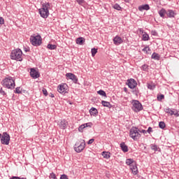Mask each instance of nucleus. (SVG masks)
<instances>
[{
	"mask_svg": "<svg viewBox=\"0 0 179 179\" xmlns=\"http://www.w3.org/2000/svg\"><path fill=\"white\" fill-rule=\"evenodd\" d=\"M1 85L6 89H15V80L12 77L6 78L2 80Z\"/></svg>",
	"mask_w": 179,
	"mask_h": 179,
	"instance_id": "1",
	"label": "nucleus"
},
{
	"mask_svg": "<svg viewBox=\"0 0 179 179\" xmlns=\"http://www.w3.org/2000/svg\"><path fill=\"white\" fill-rule=\"evenodd\" d=\"M22 55H23L22 50L17 49L11 52L10 57L11 59H15V61H22Z\"/></svg>",
	"mask_w": 179,
	"mask_h": 179,
	"instance_id": "2",
	"label": "nucleus"
},
{
	"mask_svg": "<svg viewBox=\"0 0 179 179\" xmlns=\"http://www.w3.org/2000/svg\"><path fill=\"white\" fill-rule=\"evenodd\" d=\"M129 136L131 137L134 141H138L141 138V133H139V129L136 127H132L129 131Z\"/></svg>",
	"mask_w": 179,
	"mask_h": 179,
	"instance_id": "3",
	"label": "nucleus"
},
{
	"mask_svg": "<svg viewBox=\"0 0 179 179\" xmlns=\"http://www.w3.org/2000/svg\"><path fill=\"white\" fill-rule=\"evenodd\" d=\"M30 41L32 45L38 47V45H41V36L40 35L32 36L30 38Z\"/></svg>",
	"mask_w": 179,
	"mask_h": 179,
	"instance_id": "4",
	"label": "nucleus"
},
{
	"mask_svg": "<svg viewBox=\"0 0 179 179\" xmlns=\"http://www.w3.org/2000/svg\"><path fill=\"white\" fill-rule=\"evenodd\" d=\"M132 104H133L132 110H134V111H135L136 113L141 111V110H143V108L142 106V103H141L139 101H134L132 102Z\"/></svg>",
	"mask_w": 179,
	"mask_h": 179,
	"instance_id": "5",
	"label": "nucleus"
},
{
	"mask_svg": "<svg viewBox=\"0 0 179 179\" xmlns=\"http://www.w3.org/2000/svg\"><path fill=\"white\" fill-rule=\"evenodd\" d=\"M9 141H10V136L6 132H3L1 138V143L2 145H9Z\"/></svg>",
	"mask_w": 179,
	"mask_h": 179,
	"instance_id": "6",
	"label": "nucleus"
},
{
	"mask_svg": "<svg viewBox=\"0 0 179 179\" xmlns=\"http://www.w3.org/2000/svg\"><path fill=\"white\" fill-rule=\"evenodd\" d=\"M85 146H86V143H85V140H83V142L80 143V144H79V143H76L74 150H76L77 153H80V152L85 149Z\"/></svg>",
	"mask_w": 179,
	"mask_h": 179,
	"instance_id": "7",
	"label": "nucleus"
},
{
	"mask_svg": "<svg viewBox=\"0 0 179 179\" xmlns=\"http://www.w3.org/2000/svg\"><path fill=\"white\" fill-rule=\"evenodd\" d=\"M39 13L41 16V17H43V19H47L50 15V11L47 10V8H41L39 9Z\"/></svg>",
	"mask_w": 179,
	"mask_h": 179,
	"instance_id": "8",
	"label": "nucleus"
},
{
	"mask_svg": "<svg viewBox=\"0 0 179 179\" xmlns=\"http://www.w3.org/2000/svg\"><path fill=\"white\" fill-rule=\"evenodd\" d=\"M127 85L130 89H135L138 85V83L134 78H131L129 80H127Z\"/></svg>",
	"mask_w": 179,
	"mask_h": 179,
	"instance_id": "9",
	"label": "nucleus"
},
{
	"mask_svg": "<svg viewBox=\"0 0 179 179\" xmlns=\"http://www.w3.org/2000/svg\"><path fill=\"white\" fill-rule=\"evenodd\" d=\"M66 77L67 78V79H70L71 80H72L74 83H78V77H76L75 74L72 73H67L66 74Z\"/></svg>",
	"mask_w": 179,
	"mask_h": 179,
	"instance_id": "10",
	"label": "nucleus"
},
{
	"mask_svg": "<svg viewBox=\"0 0 179 179\" xmlns=\"http://www.w3.org/2000/svg\"><path fill=\"white\" fill-rule=\"evenodd\" d=\"M30 76L33 79H37V78H40V73L34 69H31Z\"/></svg>",
	"mask_w": 179,
	"mask_h": 179,
	"instance_id": "11",
	"label": "nucleus"
},
{
	"mask_svg": "<svg viewBox=\"0 0 179 179\" xmlns=\"http://www.w3.org/2000/svg\"><path fill=\"white\" fill-rule=\"evenodd\" d=\"M57 92L61 93L62 94L64 93H66V85H60L57 87Z\"/></svg>",
	"mask_w": 179,
	"mask_h": 179,
	"instance_id": "12",
	"label": "nucleus"
},
{
	"mask_svg": "<svg viewBox=\"0 0 179 179\" xmlns=\"http://www.w3.org/2000/svg\"><path fill=\"white\" fill-rule=\"evenodd\" d=\"M113 43L115 45H120V44H122V38H121V37L116 36L114 38H113Z\"/></svg>",
	"mask_w": 179,
	"mask_h": 179,
	"instance_id": "13",
	"label": "nucleus"
},
{
	"mask_svg": "<svg viewBox=\"0 0 179 179\" xmlns=\"http://www.w3.org/2000/svg\"><path fill=\"white\" fill-rule=\"evenodd\" d=\"M130 169L131 170V172L134 176H136V174H138V171L136 164H132V166H130Z\"/></svg>",
	"mask_w": 179,
	"mask_h": 179,
	"instance_id": "14",
	"label": "nucleus"
},
{
	"mask_svg": "<svg viewBox=\"0 0 179 179\" xmlns=\"http://www.w3.org/2000/svg\"><path fill=\"white\" fill-rule=\"evenodd\" d=\"M66 125H68V122L65 120H61V122L59 123V127L62 129H65L66 128Z\"/></svg>",
	"mask_w": 179,
	"mask_h": 179,
	"instance_id": "15",
	"label": "nucleus"
},
{
	"mask_svg": "<svg viewBox=\"0 0 179 179\" xmlns=\"http://www.w3.org/2000/svg\"><path fill=\"white\" fill-rule=\"evenodd\" d=\"M176 15H177V13L176 12H174V10H166V15L169 17H175Z\"/></svg>",
	"mask_w": 179,
	"mask_h": 179,
	"instance_id": "16",
	"label": "nucleus"
},
{
	"mask_svg": "<svg viewBox=\"0 0 179 179\" xmlns=\"http://www.w3.org/2000/svg\"><path fill=\"white\" fill-rule=\"evenodd\" d=\"M149 9H150V7L148 4H145L138 7V10L141 12H142V10H149Z\"/></svg>",
	"mask_w": 179,
	"mask_h": 179,
	"instance_id": "17",
	"label": "nucleus"
},
{
	"mask_svg": "<svg viewBox=\"0 0 179 179\" xmlns=\"http://www.w3.org/2000/svg\"><path fill=\"white\" fill-rule=\"evenodd\" d=\"M90 113L91 114V115H93V117H96V115L99 114V112L97 111V109H96L95 108H92L90 110Z\"/></svg>",
	"mask_w": 179,
	"mask_h": 179,
	"instance_id": "18",
	"label": "nucleus"
},
{
	"mask_svg": "<svg viewBox=\"0 0 179 179\" xmlns=\"http://www.w3.org/2000/svg\"><path fill=\"white\" fill-rule=\"evenodd\" d=\"M167 13V10H166V9L162 8L159 11V15L161 17L164 18V15H166Z\"/></svg>",
	"mask_w": 179,
	"mask_h": 179,
	"instance_id": "19",
	"label": "nucleus"
},
{
	"mask_svg": "<svg viewBox=\"0 0 179 179\" xmlns=\"http://www.w3.org/2000/svg\"><path fill=\"white\" fill-rule=\"evenodd\" d=\"M120 148L123 152H128V146H127V145H125V143H122L120 144Z\"/></svg>",
	"mask_w": 179,
	"mask_h": 179,
	"instance_id": "20",
	"label": "nucleus"
},
{
	"mask_svg": "<svg viewBox=\"0 0 179 179\" xmlns=\"http://www.w3.org/2000/svg\"><path fill=\"white\" fill-rule=\"evenodd\" d=\"M151 58H152V59H155L157 61H159L160 59V55L156 52H154Z\"/></svg>",
	"mask_w": 179,
	"mask_h": 179,
	"instance_id": "21",
	"label": "nucleus"
},
{
	"mask_svg": "<svg viewBox=\"0 0 179 179\" xmlns=\"http://www.w3.org/2000/svg\"><path fill=\"white\" fill-rule=\"evenodd\" d=\"M101 104L103 106V107H108V108H111V104L108 101H102Z\"/></svg>",
	"mask_w": 179,
	"mask_h": 179,
	"instance_id": "22",
	"label": "nucleus"
},
{
	"mask_svg": "<svg viewBox=\"0 0 179 179\" xmlns=\"http://www.w3.org/2000/svg\"><path fill=\"white\" fill-rule=\"evenodd\" d=\"M85 42V39L83 38H78L76 39V43L80 45H83V43Z\"/></svg>",
	"mask_w": 179,
	"mask_h": 179,
	"instance_id": "23",
	"label": "nucleus"
},
{
	"mask_svg": "<svg viewBox=\"0 0 179 179\" xmlns=\"http://www.w3.org/2000/svg\"><path fill=\"white\" fill-rule=\"evenodd\" d=\"M135 164L136 163L134 162V159H128L126 161V164H127V166H130V167H131V166H132V164Z\"/></svg>",
	"mask_w": 179,
	"mask_h": 179,
	"instance_id": "24",
	"label": "nucleus"
},
{
	"mask_svg": "<svg viewBox=\"0 0 179 179\" xmlns=\"http://www.w3.org/2000/svg\"><path fill=\"white\" fill-rule=\"evenodd\" d=\"M110 153L108 152H103L102 156L104 157V159H110Z\"/></svg>",
	"mask_w": 179,
	"mask_h": 179,
	"instance_id": "25",
	"label": "nucleus"
},
{
	"mask_svg": "<svg viewBox=\"0 0 179 179\" xmlns=\"http://www.w3.org/2000/svg\"><path fill=\"white\" fill-rule=\"evenodd\" d=\"M47 48H48V50H57V46L55 45L48 44Z\"/></svg>",
	"mask_w": 179,
	"mask_h": 179,
	"instance_id": "26",
	"label": "nucleus"
},
{
	"mask_svg": "<svg viewBox=\"0 0 179 179\" xmlns=\"http://www.w3.org/2000/svg\"><path fill=\"white\" fill-rule=\"evenodd\" d=\"M165 113L170 114V115H174V111H173V110H171V108H166Z\"/></svg>",
	"mask_w": 179,
	"mask_h": 179,
	"instance_id": "27",
	"label": "nucleus"
},
{
	"mask_svg": "<svg viewBox=\"0 0 179 179\" xmlns=\"http://www.w3.org/2000/svg\"><path fill=\"white\" fill-rule=\"evenodd\" d=\"M43 8L47 9L48 10V9H50V8H51V6L50 5V3H45L43 4Z\"/></svg>",
	"mask_w": 179,
	"mask_h": 179,
	"instance_id": "28",
	"label": "nucleus"
},
{
	"mask_svg": "<svg viewBox=\"0 0 179 179\" xmlns=\"http://www.w3.org/2000/svg\"><path fill=\"white\" fill-rule=\"evenodd\" d=\"M159 127L161 129H164V128H166V123H164V122H159Z\"/></svg>",
	"mask_w": 179,
	"mask_h": 179,
	"instance_id": "29",
	"label": "nucleus"
},
{
	"mask_svg": "<svg viewBox=\"0 0 179 179\" xmlns=\"http://www.w3.org/2000/svg\"><path fill=\"white\" fill-rule=\"evenodd\" d=\"M143 41H149V35L146 33H145L143 35Z\"/></svg>",
	"mask_w": 179,
	"mask_h": 179,
	"instance_id": "30",
	"label": "nucleus"
},
{
	"mask_svg": "<svg viewBox=\"0 0 179 179\" xmlns=\"http://www.w3.org/2000/svg\"><path fill=\"white\" fill-rule=\"evenodd\" d=\"M98 94H100V96H103V97H106L107 94H106V92L103 91L102 90H100L97 92Z\"/></svg>",
	"mask_w": 179,
	"mask_h": 179,
	"instance_id": "31",
	"label": "nucleus"
},
{
	"mask_svg": "<svg viewBox=\"0 0 179 179\" xmlns=\"http://www.w3.org/2000/svg\"><path fill=\"white\" fill-rule=\"evenodd\" d=\"M113 9H116V10H121V6L117 3L113 5Z\"/></svg>",
	"mask_w": 179,
	"mask_h": 179,
	"instance_id": "32",
	"label": "nucleus"
},
{
	"mask_svg": "<svg viewBox=\"0 0 179 179\" xmlns=\"http://www.w3.org/2000/svg\"><path fill=\"white\" fill-rule=\"evenodd\" d=\"M91 52H92V57H94V55H96V54H97V49H96V48H92V50H91Z\"/></svg>",
	"mask_w": 179,
	"mask_h": 179,
	"instance_id": "33",
	"label": "nucleus"
},
{
	"mask_svg": "<svg viewBox=\"0 0 179 179\" xmlns=\"http://www.w3.org/2000/svg\"><path fill=\"white\" fill-rule=\"evenodd\" d=\"M85 128H86V127L85 126V124H81L79 128H78V131L79 132H82L83 131V129H85Z\"/></svg>",
	"mask_w": 179,
	"mask_h": 179,
	"instance_id": "34",
	"label": "nucleus"
},
{
	"mask_svg": "<svg viewBox=\"0 0 179 179\" xmlns=\"http://www.w3.org/2000/svg\"><path fill=\"white\" fill-rule=\"evenodd\" d=\"M15 93H17V94H20V93H22V90L20 89V87H17L15 89Z\"/></svg>",
	"mask_w": 179,
	"mask_h": 179,
	"instance_id": "35",
	"label": "nucleus"
},
{
	"mask_svg": "<svg viewBox=\"0 0 179 179\" xmlns=\"http://www.w3.org/2000/svg\"><path fill=\"white\" fill-rule=\"evenodd\" d=\"M158 101H162L164 99V96L163 94L158 95L157 97Z\"/></svg>",
	"mask_w": 179,
	"mask_h": 179,
	"instance_id": "36",
	"label": "nucleus"
},
{
	"mask_svg": "<svg viewBox=\"0 0 179 179\" xmlns=\"http://www.w3.org/2000/svg\"><path fill=\"white\" fill-rule=\"evenodd\" d=\"M155 87H156L155 85L148 84V88L150 89V90H153Z\"/></svg>",
	"mask_w": 179,
	"mask_h": 179,
	"instance_id": "37",
	"label": "nucleus"
},
{
	"mask_svg": "<svg viewBox=\"0 0 179 179\" xmlns=\"http://www.w3.org/2000/svg\"><path fill=\"white\" fill-rule=\"evenodd\" d=\"M143 51H144V52H146V54H148V52L150 51V48H149V47L147 46L143 49Z\"/></svg>",
	"mask_w": 179,
	"mask_h": 179,
	"instance_id": "38",
	"label": "nucleus"
},
{
	"mask_svg": "<svg viewBox=\"0 0 179 179\" xmlns=\"http://www.w3.org/2000/svg\"><path fill=\"white\" fill-rule=\"evenodd\" d=\"M85 128H87L88 127H90V128L92 127V125H93V124H92V122H88V123H85L84 124Z\"/></svg>",
	"mask_w": 179,
	"mask_h": 179,
	"instance_id": "39",
	"label": "nucleus"
},
{
	"mask_svg": "<svg viewBox=\"0 0 179 179\" xmlns=\"http://www.w3.org/2000/svg\"><path fill=\"white\" fill-rule=\"evenodd\" d=\"M43 94H44V96H48V92H47V90L45 88H43L42 90Z\"/></svg>",
	"mask_w": 179,
	"mask_h": 179,
	"instance_id": "40",
	"label": "nucleus"
},
{
	"mask_svg": "<svg viewBox=\"0 0 179 179\" xmlns=\"http://www.w3.org/2000/svg\"><path fill=\"white\" fill-rule=\"evenodd\" d=\"M50 178L53 179H57V176H55V173H52L50 174Z\"/></svg>",
	"mask_w": 179,
	"mask_h": 179,
	"instance_id": "41",
	"label": "nucleus"
},
{
	"mask_svg": "<svg viewBox=\"0 0 179 179\" xmlns=\"http://www.w3.org/2000/svg\"><path fill=\"white\" fill-rule=\"evenodd\" d=\"M0 93L2 94V96L6 95V93L5 92V91H3L2 88L0 89Z\"/></svg>",
	"mask_w": 179,
	"mask_h": 179,
	"instance_id": "42",
	"label": "nucleus"
},
{
	"mask_svg": "<svg viewBox=\"0 0 179 179\" xmlns=\"http://www.w3.org/2000/svg\"><path fill=\"white\" fill-rule=\"evenodd\" d=\"M5 23V20H3V17H0V24H3Z\"/></svg>",
	"mask_w": 179,
	"mask_h": 179,
	"instance_id": "43",
	"label": "nucleus"
},
{
	"mask_svg": "<svg viewBox=\"0 0 179 179\" xmlns=\"http://www.w3.org/2000/svg\"><path fill=\"white\" fill-rule=\"evenodd\" d=\"M93 142H94V139L92 138V139L89 140L87 143H88V145H92V143H93Z\"/></svg>",
	"mask_w": 179,
	"mask_h": 179,
	"instance_id": "44",
	"label": "nucleus"
},
{
	"mask_svg": "<svg viewBox=\"0 0 179 179\" xmlns=\"http://www.w3.org/2000/svg\"><path fill=\"white\" fill-rule=\"evenodd\" d=\"M151 149L155 151L157 150V145H152Z\"/></svg>",
	"mask_w": 179,
	"mask_h": 179,
	"instance_id": "45",
	"label": "nucleus"
},
{
	"mask_svg": "<svg viewBox=\"0 0 179 179\" xmlns=\"http://www.w3.org/2000/svg\"><path fill=\"white\" fill-rule=\"evenodd\" d=\"M60 179H68V176H66L65 174L62 175Z\"/></svg>",
	"mask_w": 179,
	"mask_h": 179,
	"instance_id": "46",
	"label": "nucleus"
},
{
	"mask_svg": "<svg viewBox=\"0 0 179 179\" xmlns=\"http://www.w3.org/2000/svg\"><path fill=\"white\" fill-rule=\"evenodd\" d=\"M142 68H143V71H146V69H148V65L143 64L142 66Z\"/></svg>",
	"mask_w": 179,
	"mask_h": 179,
	"instance_id": "47",
	"label": "nucleus"
},
{
	"mask_svg": "<svg viewBox=\"0 0 179 179\" xmlns=\"http://www.w3.org/2000/svg\"><path fill=\"white\" fill-rule=\"evenodd\" d=\"M147 132H148V134H150V132H153V129H152V127H148Z\"/></svg>",
	"mask_w": 179,
	"mask_h": 179,
	"instance_id": "48",
	"label": "nucleus"
},
{
	"mask_svg": "<svg viewBox=\"0 0 179 179\" xmlns=\"http://www.w3.org/2000/svg\"><path fill=\"white\" fill-rule=\"evenodd\" d=\"M139 134H148V131H146V130H142V131H141V130H139Z\"/></svg>",
	"mask_w": 179,
	"mask_h": 179,
	"instance_id": "49",
	"label": "nucleus"
},
{
	"mask_svg": "<svg viewBox=\"0 0 179 179\" xmlns=\"http://www.w3.org/2000/svg\"><path fill=\"white\" fill-rule=\"evenodd\" d=\"M78 3H79V5H82V3H83V0H76Z\"/></svg>",
	"mask_w": 179,
	"mask_h": 179,
	"instance_id": "50",
	"label": "nucleus"
},
{
	"mask_svg": "<svg viewBox=\"0 0 179 179\" xmlns=\"http://www.w3.org/2000/svg\"><path fill=\"white\" fill-rule=\"evenodd\" d=\"M24 52H27L29 51V48H24Z\"/></svg>",
	"mask_w": 179,
	"mask_h": 179,
	"instance_id": "51",
	"label": "nucleus"
},
{
	"mask_svg": "<svg viewBox=\"0 0 179 179\" xmlns=\"http://www.w3.org/2000/svg\"><path fill=\"white\" fill-rule=\"evenodd\" d=\"M173 115H176V117H179V114H178V113H177V112H176V113L174 112Z\"/></svg>",
	"mask_w": 179,
	"mask_h": 179,
	"instance_id": "52",
	"label": "nucleus"
},
{
	"mask_svg": "<svg viewBox=\"0 0 179 179\" xmlns=\"http://www.w3.org/2000/svg\"><path fill=\"white\" fill-rule=\"evenodd\" d=\"M124 2H126V3H129V2H130L131 0H124Z\"/></svg>",
	"mask_w": 179,
	"mask_h": 179,
	"instance_id": "53",
	"label": "nucleus"
},
{
	"mask_svg": "<svg viewBox=\"0 0 179 179\" xmlns=\"http://www.w3.org/2000/svg\"><path fill=\"white\" fill-rule=\"evenodd\" d=\"M0 139H2V134H0Z\"/></svg>",
	"mask_w": 179,
	"mask_h": 179,
	"instance_id": "54",
	"label": "nucleus"
},
{
	"mask_svg": "<svg viewBox=\"0 0 179 179\" xmlns=\"http://www.w3.org/2000/svg\"><path fill=\"white\" fill-rule=\"evenodd\" d=\"M124 90H127V88H126V87H124Z\"/></svg>",
	"mask_w": 179,
	"mask_h": 179,
	"instance_id": "55",
	"label": "nucleus"
},
{
	"mask_svg": "<svg viewBox=\"0 0 179 179\" xmlns=\"http://www.w3.org/2000/svg\"><path fill=\"white\" fill-rule=\"evenodd\" d=\"M138 93H139V92H136V94H138Z\"/></svg>",
	"mask_w": 179,
	"mask_h": 179,
	"instance_id": "56",
	"label": "nucleus"
},
{
	"mask_svg": "<svg viewBox=\"0 0 179 179\" xmlns=\"http://www.w3.org/2000/svg\"><path fill=\"white\" fill-rule=\"evenodd\" d=\"M152 34L155 35V34H153V31H152Z\"/></svg>",
	"mask_w": 179,
	"mask_h": 179,
	"instance_id": "57",
	"label": "nucleus"
},
{
	"mask_svg": "<svg viewBox=\"0 0 179 179\" xmlns=\"http://www.w3.org/2000/svg\"><path fill=\"white\" fill-rule=\"evenodd\" d=\"M52 97H54V95H52Z\"/></svg>",
	"mask_w": 179,
	"mask_h": 179,
	"instance_id": "58",
	"label": "nucleus"
},
{
	"mask_svg": "<svg viewBox=\"0 0 179 179\" xmlns=\"http://www.w3.org/2000/svg\"><path fill=\"white\" fill-rule=\"evenodd\" d=\"M52 97H54V95H52Z\"/></svg>",
	"mask_w": 179,
	"mask_h": 179,
	"instance_id": "59",
	"label": "nucleus"
}]
</instances>
